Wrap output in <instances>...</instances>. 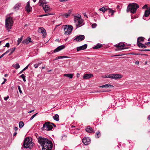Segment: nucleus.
Instances as JSON below:
<instances>
[{"label": "nucleus", "mask_w": 150, "mask_h": 150, "mask_svg": "<svg viewBox=\"0 0 150 150\" xmlns=\"http://www.w3.org/2000/svg\"><path fill=\"white\" fill-rule=\"evenodd\" d=\"M16 49V47H13L10 50L11 52L9 54V55H11L15 50Z\"/></svg>", "instance_id": "33"}, {"label": "nucleus", "mask_w": 150, "mask_h": 150, "mask_svg": "<svg viewBox=\"0 0 150 150\" xmlns=\"http://www.w3.org/2000/svg\"><path fill=\"white\" fill-rule=\"evenodd\" d=\"M25 8L28 12H29L30 11L31 7H30V5L29 1L27 2Z\"/></svg>", "instance_id": "19"}, {"label": "nucleus", "mask_w": 150, "mask_h": 150, "mask_svg": "<svg viewBox=\"0 0 150 150\" xmlns=\"http://www.w3.org/2000/svg\"><path fill=\"white\" fill-rule=\"evenodd\" d=\"M83 143L85 145H87L90 142V139L88 137H85L82 139Z\"/></svg>", "instance_id": "10"}, {"label": "nucleus", "mask_w": 150, "mask_h": 150, "mask_svg": "<svg viewBox=\"0 0 150 150\" xmlns=\"http://www.w3.org/2000/svg\"><path fill=\"white\" fill-rule=\"evenodd\" d=\"M53 128V127L51 123L47 122V130H50Z\"/></svg>", "instance_id": "22"}, {"label": "nucleus", "mask_w": 150, "mask_h": 150, "mask_svg": "<svg viewBox=\"0 0 150 150\" xmlns=\"http://www.w3.org/2000/svg\"><path fill=\"white\" fill-rule=\"evenodd\" d=\"M24 71H23V70H22V71H21L19 73V74H21Z\"/></svg>", "instance_id": "64"}, {"label": "nucleus", "mask_w": 150, "mask_h": 150, "mask_svg": "<svg viewBox=\"0 0 150 150\" xmlns=\"http://www.w3.org/2000/svg\"><path fill=\"white\" fill-rule=\"evenodd\" d=\"M85 130L86 132L90 133L93 132L94 131L93 129L89 126H88Z\"/></svg>", "instance_id": "17"}, {"label": "nucleus", "mask_w": 150, "mask_h": 150, "mask_svg": "<svg viewBox=\"0 0 150 150\" xmlns=\"http://www.w3.org/2000/svg\"><path fill=\"white\" fill-rule=\"evenodd\" d=\"M30 64H29L28 66H27L25 68H24L23 70V71H25V70H26V69H27L28 67V66H29L30 65Z\"/></svg>", "instance_id": "44"}, {"label": "nucleus", "mask_w": 150, "mask_h": 150, "mask_svg": "<svg viewBox=\"0 0 150 150\" xmlns=\"http://www.w3.org/2000/svg\"><path fill=\"white\" fill-rule=\"evenodd\" d=\"M6 28L8 31H9V29L11 28L13 25V21L12 18L10 17L6 18Z\"/></svg>", "instance_id": "5"}, {"label": "nucleus", "mask_w": 150, "mask_h": 150, "mask_svg": "<svg viewBox=\"0 0 150 150\" xmlns=\"http://www.w3.org/2000/svg\"><path fill=\"white\" fill-rule=\"evenodd\" d=\"M34 111V110H31V111H29V112H28V113H31V112H33V111Z\"/></svg>", "instance_id": "57"}, {"label": "nucleus", "mask_w": 150, "mask_h": 150, "mask_svg": "<svg viewBox=\"0 0 150 150\" xmlns=\"http://www.w3.org/2000/svg\"><path fill=\"white\" fill-rule=\"evenodd\" d=\"M144 40V38H143L142 37H139L137 39V42H142Z\"/></svg>", "instance_id": "29"}, {"label": "nucleus", "mask_w": 150, "mask_h": 150, "mask_svg": "<svg viewBox=\"0 0 150 150\" xmlns=\"http://www.w3.org/2000/svg\"><path fill=\"white\" fill-rule=\"evenodd\" d=\"M24 123L22 121H20L19 124V127L20 128L24 126Z\"/></svg>", "instance_id": "31"}, {"label": "nucleus", "mask_w": 150, "mask_h": 150, "mask_svg": "<svg viewBox=\"0 0 150 150\" xmlns=\"http://www.w3.org/2000/svg\"><path fill=\"white\" fill-rule=\"evenodd\" d=\"M20 77L23 79V80L25 82L26 81L25 76L24 74H22L21 75Z\"/></svg>", "instance_id": "36"}, {"label": "nucleus", "mask_w": 150, "mask_h": 150, "mask_svg": "<svg viewBox=\"0 0 150 150\" xmlns=\"http://www.w3.org/2000/svg\"><path fill=\"white\" fill-rule=\"evenodd\" d=\"M18 90L19 91V92L20 93H22V92L21 90V87L19 86H18Z\"/></svg>", "instance_id": "41"}, {"label": "nucleus", "mask_w": 150, "mask_h": 150, "mask_svg": "<svg viewBox=\"0 0 150 150\" xmlns=\"http://www.w3.org/2000/svg\"><path fill=\"white\" fill-rule=\"evenodd\" d=\"M51 124H52V126L53 125V126L54 127H56V126L54 125V124L53 123H51Z\"/></svg>", "instance_id": "62"}, {"label": "nucleus", "mask_w": 150, "mask_h": 150, "mask_svg": "<svg viewBox=\"0 0 150 150\" xmlns=\"http://www.w3.org/2000/svg\"><path fill=\"white\" fill-rule=\"evenodd\" d=\"M112 79H119L122 77V75L121 74H112Z\"/></svg>", "instance_id": "15"}, {"label": "nucleus", "mask_w": 150, "mask_h": 150, "mask_svg": "<svg viewBox=\"0 0 150 150\" xmlns=\"http://www.w3.org/2000/svg\"><path fill=\"white\" fill-rule=\"evenodd\" d=\"M47 16V14H46L45 15H40L39 16L40 17H42V16Z\"/></svg>", "instance_id": "56"}, {"label": "nucleus", "mask_w": 150, "mask_h": 150, "mask_svg": "<svg viewBox=\"0 0 150 150\" xmlns=\"http://www.w3.org/2000/svg\"><path fill=\"white\" fill-rule=\"evenodd\" d=\"M9 43L8 42L7 43H6V44L5 45V46H4V47H9Z\"/></svg>", "instance_id": "45"}, {"label": "nucleus", "mask_w": 150, "mask_h": 150, "mask_svg": "<svg viewBox=\"0 0 150 150\" xmlns=\"http://www.w3.org/2000/svg\"><path fill=\"white\" fill-rule=\"evenodd\" d=\"M107 9V8L106 6H104L99 9V10L103 12H104Z\"/></svg>", "instance_id": "27"}, {"label": "nucleus", "mask_w": 150, "mask_h": 150, "mask_svg": "<svg viewBox=\"0 0 150 150\" xmlns=\"http://www.w3.org/2000/svg\"><path fill=\"white\" fill-rule=\"evenodd\" d=\"M93 76V75L92 74H84L83 76V78L84 79H88L90 78Z\"/></svg>", "instance_id": "14"}, {"label": "nucleus", "mask_w": 150, "mask_h": 150, "mask_svg": "<svg viewBox=\"0 0 150 150\" xmlns=\"http://www.w3.org/2000/svg\"><path fill=\"white\" fill-rule=\"evenodd\" d=\"M5 54L4 53H3L2 55H1V56H0V59Z\"/></svg>", "instance_id": "53"}, {"label": "nucleus", "mask_w": 150, "mask_h": 150, "mask_svg": "<svg viewBox=\"0 0 150 150\" xmlns=\"http://www.w3.org/2000/svg\"><path fill=\"white\" fill-rule=\"evenodd\" d=\"M23 146L24 148H29L30 149L33 146V143L32 141L29 137L26 138L24 140L23 144Z\"/></svg>", "instance_id": "4"}, {"label": "nucleus", "mask_w": 150, "mask_h": 150, "mask_svg": "<svg viewBox=\"0 0 150 150\" xmlns=\"http://www.w3.org/2000/svg\"><path fill=\"white\" fill-rule=\"evenodd\" d=\"M17 134V133L16 132H15L13 134V136H15Z\"/></svg>", "instance_id": "59"}, {"label": "nucleus", "mask_w": 150, "mask_h": 150, "mask_svg": "<svg viewBox=\"0 0 150 150\" xmlns=\"http://www.w3.org/2000/svg\"><path fill=\"white\" fill-rule=\"evenodd\" d=\"M14 129L15 130L17 131L18 129V128L16 127H15L14 128Z\"/></svg>", "instance_id": "50"}, {"label": "nucleus", "mask_w": 150, "mask_h": 150, "mask_svg": "<svg viewBox=\"0 0 150 150\" xmlns=\"http://www.w3.org/2000/svg\"><path fill=\"white\" fill-rule=\"evenodd\" d=\"M53 119L57 121H59V116L58 114H56L53 117Z\"/></svg>", "instance_id": "26"}, {"label": "nucleus", "mask_w": 150, "mask_h": 150, "mask_svg": "<svg viewBox=\"0 0 150 150\" xmlns=\"http://www.w3.org/2000/svg\"><path fill=\"white\" fill-rule=\"evenodd\" d=\"M38 32L42 34L43 38H45L46 36V30L43 27L39 28L38 30Z\"/></svg>", "instance_id": "9"}, {"label": "nucleus", "mask_w": 150, "mask_h": 150, "mask_svg": "<svg viewBox=\"0 0 150 150\" xmlns=\"http://www.w3.org/2000/svg\"><path fill=\"white\" fill-rule=\"evenodd\" d=\"M65 47V46L64 45L60 46L55 49L54 51V52H58L61 50L64 49Z\"/></svg>", "instance_id": "12"}, {"label": "nucleus", "mask_w": 150, "mask_h": 150, "mask_svg": "<svg viewBox=\"0 0 150 150\" xmlns=\"http://www.w3.org/2000/svg\"><path fill=\"white\" fill-rule=\"evenodd\" d=\"M45 127L47 128V122H45V123L43 125V126L41 128L42 130H43L44 129V128Z\"/></svg>", "instance_id": "38"}, {"label": "nucleus", "mask_w": 150, "mask_h": 150, "mask_svg": "<svg viewBox=\"0 0 150 150\" xmlns=\"http://www.w3.org/2000/svg\"><path fill=\"white\" fill-rule=\"evenodd\" d=\"M147 7V6L146 4L144 5L142 7V8L143 9H145Z\"/></svg>", "instance_id": "46"}, {"label": "nucleus", "mask_w": 150, "mask_h": 150, "mask_svg": "<svg viewBox=\"0 0 150 150\" xmlns=\"http://www.w3.org/2000/svg\"><path fill=\"white\" fill-rule=\"evenodd\" d=\"M47 150H54L52 142L47 139Z\"/></svg>", "instance_id": "11"}, {"label": "nucleus", "mask_w": 150, "mask_h": 150, "mask_svg": "<svg viewBox=\"0 0 150 150\" xmlns=\"http://www.w3.org/2000/svg\"><path fill=\"white\" fill-rule=\"evenodd\" d=\"M23 36H22L20 38L18 39V40L17 41V42H18V44L17 45H19V44L22 41V40L23 39Z\"/></svg>", "instance_id": "30"}, {"label": "nucleus", "mask_w": 150, "mask_h": 150, "mask_svg": "<svg viewBox=\"0 0 150 150\" xmlns=\"http://www.w3.org/2000/svg\"><path fill=\"white\" fill-rule=\"evenodd\" d=\"M85 36L84 35H79L75 36L74 40L77 42H80L83 40Z\"/></svg>", "instance_id": "8"}, {"label": "nucleus", "mask_w": 150, "mask_h": 150, "mask_svg": "<svg viewBox=\"0 0 150 150\" xmlns=\"http://www.w3.org/2000/svg\"><path fill=\"white\" fill-rule=\"evenodd\" d=\"M74 21L77 28L83 25V20L81 18L80 15H79L78 16H74Z\"/></svg>", "instance_id": "3"}, {"label": "nucleus", "mask_w": 150, "mask_h": 150, "mask_svg": "<svg viewBox=\"0 0 150 150\" xmlns=\"http://www.w3.org/2000/svg\"><path fill=\"white\" fill-rule=\"evenodd\" d=\"M37 114L38 113H37L36 114L33 115L30 118V120H32L36 116Z\"/></svg>", "instance_id": "40"}, {"label": "nucleus", "mask_w": 150, "mask_h": 150, "mask_svg": "<svg viewBox=\"0 0 150 150\" xmlns=\"http://www.w3.org/2000/svg\"><path fill=\"white\" fill-rule=\"evenodd\" d=\"M142 47V48H145L146 47V45H144Z\"/></svg>", "instance_id": "58"}, {"label": "nucleus", "mask_w": 150, "mask_h": 150, "mask_svg": "<svg viewBox=\"0 0 150 150\" xmlns=\"http://www.w3.org/2000/svg\"><path fill=\"white\" fill-rule=\"evenodd\" d=\"M51 9H52V8H50L47 7V16L51 15H54L55 14V13L54 12H52L51 13L49 12Z\"/></svg>", "instance_id": "23"}, {"label": "nucleus", "mask_w": 150, "mask_h": 150, "mask_svg": "<svg viewBox=\"0 0 150 150\" xmlns=\"http://www.w3.org/2000/svg\"><path fill=\"white\" fill-rule=\"evenodd\" d=\"M31 42V38L30 37H28L25 40H23L22 43H25L27 44L29 43V42Z\"/></svg>", "instance_id": "20"}, {"label": "nucleus", "mask_w": 150, "mask_h": 150, "mask_svg": "<svg viewBox=\"0 0 150 150\" xmlns=\"http://www.w3.org/2000/svg\"><path fill=\"white\" fill-rule=\"evenodd\" d=\"M38 65L37 64H35L34 65V66L35 68H37L38 67Z\"/></svg>", "instance_id": "51"}, {"label": "nucleus", "mask_w": 150, "mask_h": 150, "mask_svg": "<svg viewBox=\"0 0 150 150\" xmlns=\"http://www.w3.org/2000/svg\"><path fill=\"white\" fill-rule=\"evenodd\" d=\"M113 87V86L111 85L107 84L103 85L100 86V87L102 88H110Z\"/></svg>", "instance_id": "24"}, {"label": "nucleus", "mask_w": 150, "mask_h": 150, "mask_svg": "<svg viewBox=\"0 0 150 150\" xmlns=\"http://www.w3.org/2000/svg\"><path fill=\"white\" fill-rule=\"evenodd\" d=\"M97 26V24L96 23H94L92 24V27L93 28H95Z\"/></svg>", "instance_id": "42"}, {"label": "nucleus", "mask_w": 150, "mask_h": 150, "mask_svg": "<svg viewBox=\"0 0 150 150\" xmlns=\"http://www.w3.org/2000/svg\"><path fill=\"white\" fill-rule=\"evenodd\" d=\"M80 75L79 73H77L76 74V76L77 77H78Z\"/></svg>", "instance_id": "60"}, {"label": "nucleus", "mask_w": 150, "mask_h": 150, "mask_svg": "<svg viewBox=\"0 0 150 150\" xmlns=\"http://www.w3.org/2000/svg\"><path fill=\"white\" fill-rule=\"evenodd\" d=\"M108 78L112 79V74L107 75Z\"/></svg>", "instance_id": "43"}, {"label": "nucleus", "mask_w": 150, "mask_h": 150, "mask_svg": "<svg viewBox=\"0 0 150 150\" xmlns=\"http://www.w3.org/2000/svg\"><path fill=\"white\" fill-rule=\"evenodd\" d=\"M145 44L147 45H150V42H146L145 43Z\"/></svg>", "instance_id": "52"}, {"label": "nucleus", "mask_w": 150, "mask_h": 150, "mask_svg": "<svg viewBox=\"0 0 150 150\" xmlns=\"http://www.w3.org/2000/svg\"><path fill=\"white\" fill-rule=\"evenodd\" d=\"M71 12V10H69L68 12L67 13L64 14L62 13L61 14V15L63 16V17L67 18L70 16Z\"/></svg>", "instance_id": "18"}, {"label": "nucleus", "mask_w": 150, "mask_h": 150, "mask_svg": "<svg viewBox=\"0 0 150 150\" xmlns=\"http://www.w3.org/2000/svg\"><path fill=\"white\" fill-rule=\"evenodd\" d=\"M150 14V8H147V10L145 11L144 15L145 17H147Z\"/></svg>", "instance_id": "21"}, {"label": "nucleus", "mask_w": 150, "mask_h": 150, "mask_svg": "<svg viewBox=\"0 0 150 150\" xmlns=\"http://www.w3.org/2000/svg\"><path fill=\"white\" fill-rule=\"evenodd\" d=\"M125 46V45L122 43H119L118 45H116V47H122V48H118L117 50H122L123 49V48Z\"/></svg>", "instance_id": "16"}, {"label": "nucleus", "mask_w": 150, "mask_h": 150, "mask_svg": "<svg viewBox=\"0 0 150 150\" xmlns=\"http://www.w3.org/2000/svg\"><path fill=\"white\" fill-rule=\"evenodd\" d=\"M139 7L138 5L136 3L129 4L127 7V11H130L131 13H134Z\"/></svg>", "instance_id": "1"}, {"label": "nucleus", "mask_w": 150, "mask_h": 150, "mask_svg": "<svg viewBox=\"0 0 150 150\" xmlns=\"http://www.w3.org/2000/svg\"><path fill=\"white\" fill-rule=\"evenodd\" d=\"M20 6V5L19 4H16L14 7V9L16 10L18 9L19 7Z\"/></svg>", "instance_id": "34"}, {"label": "nucleus", "mask_w": 150, "mask_h": 150, "mask_svg": "<svg viewBox=\"0 0 150 150\" xmlns=\"http://www.w3.org/2000/svg\"><path fill=\"white\" fill-rule=\"evenodd\" d=\"M68 0H59V1L60 2L62 1H67Z\"/></svg>", "instance_id": "55"}, {"label": "nucleus", "mask_w": 150, "mask_h": 150, "mask_svg": "<svg viewBox=\"0 0 150 150\" xmlns=\"http://www.w3.org/2000/svg\"><path fill=\"white\" fill-rule=\"evenodd\" d=\"M10 51V49L8 50L7 51H6V52H5L4 53L5 55L7 53H8L9 51Z\"/></svg>", "instance_id": "48"}, {"label": "nucleus", "mask_w": 150, "mask_h": 150, "mask_svg": "<svg viewBox=\"0 0 150 150\" xmlns=\"http://www.w3.org/2000/svg\"><path fill=\"white\" fill-rule=\"evenodd\" d=\"M64 76L71 79L73 76V74H64Z\"/></svg>", "instance_id": "25"}, {"label": "nucleus", "mask_w": 150, "mask_h": 150, "mask_svg": "<svg viewBox=\"0 0 150 150\" xmlns=\"http://www.w3.org/2000/svg\"><path fill=\"white\" fill-rule=\"evenodd\" d=\"M87 45L84 44V45L77 47V51H79L83 50L86 49L87 47Z\"/></svg>", "instance_id": "13"}, {"label": "nucleus", "mask_w": 150, "mask_h": 150, "mask_svg": "<svg viewBox=\"0 0 150 150\" xmlns=\"http://www.w3.org/2000/svg\"><path fill=\"white\" fill-rule=\"evenodd\" d=\"M104 78H108L107 75H105L104 76Z\"/></svg>", "instance_id": "63"}, {"label": "nucleus", "mask_w": 150, "mask_h": 150, "mask_svg": "<svg viewBox=\"0 0 150 150\" xmlns=\"http://www.w3.org/2000/svg\"><path fill=\"white\" fill-rule=\"evenodd\" d=\"M13 66L16 69H18L20 68V66L18 63H16L15 65H13Z\"/></svg>", "instance_id": "28"}, {"label": "nucleus", "mask_w": 150, "mask_h": 150, "mask_svg": "<svg viewBox=\"0 0 150 150\" xmlns=\"http://www.w3.org/2000/svg\"><path fill=\"white\" fill-rule=\"evenodd\" d=\"M63 58H69L70 57H67V56H63Z\"/></svg>", "instance_id": "49"}, {"label": "nucleus", "mask_w": 150, "mask_h": 150, "mask_svg": "<svg viewBox=\"0 0 150 150\" xmlns=\"http://www.w3.org/2000/svg\"><path fill=\"white\" fill-rule=\"evenodd\" d=\"M96 138H98L100 136V134L99 131L96 132Z\"/></svg>", "instance_id": "37"}, {"label": "nucleus", "mask_w": 150, "mask_h": 150, "mask_svg": "<svg viewBox=\"0 0 150 150\" xmlns=\"http://www.w3.org/2000/svg\"><path fill=\"white\" fill-rule=\"evenodd\" d=\"M38 139V142L42 147V150H47V139L41 137Z\"/></svg>", "instance_id": "2"}, {"label": "nucleus", "mask_w": 150, "mask_h": 150, "mask_svg": "<svg viewBox=\"0 0 150 150\" xmlns=\"http://www.w3.org/2000/svg\"><path fill=\"white\" fill-rule=\"evenodd\" d=\"M111 12L112 13V15L114 13V11L113 10H111Z\"/></svg>", "instance_id": "61"}, {"label": "nucleus", "mask_w": 150, "mask_h": 150, "mask_svg": "<svg viewBox=\"0 0 150 150\" xmlns=\"http://www.w3.org/2000/svg\"><path fill=\"white\" fill-rule=\"evenodd\" d=\"M64 29L65 32L64 34L67 35L71 33L73 29V27L71 25H67L65 26Z\"/></svg>", "instance_id": "6"}, {"label": "nucleus", "mask_w": 150, "mask_h": 150, "mask_svg": "<svg viewBox=\"0 0 150 150\" xmlns=\"http://www.w3.org/2000/svg\"><path fill=\"white\" fill-rule=\"evenodd\" d=\"M101 47V45L100 44H98L96 45L93 47L94 49H98L100 48Z\"/></svg>", "instance_id": "32"}, {"label": "nucleus", "mask_w": 150, "mask_h": 150, "mask_svg": "<svg viewBox=\"0 0 150 150\" xmlns=\"http://www.w3.org/2000/svg\"><path fill=\"white\" fill-rule=\"evenodd\" d=\"M135 64H136L138 65L139 64V62L137 61L135 62Z\"/></svg>", "instance_id": "54"}, {"label": "nucleus", "mask_w": 150, "mask_h": 150, "mask_svg": "<svg viewBox=\"0 0 150 150\" xmlns=\"http://www.w3.org/2000/svg\"><path fill=\"white\" fill-rule=\"evenodd\" d=\"M9 98L8 96L4 97V100H6Z\"/></svg>", "instance_id": "47"}, {"label": "nucleus", "mask_w": 150, "mask_h": 150, "mask_svg": "<svg viewBox=\"0 0 150 150\" xmlns=\"http://www.w3.org/2000/svg\"><path fill=\"white\" fill-rule=\"evenodd\" d=\"M137 43L139 47L141 48H142V47L143 46L144 44L140 42H137Z\"/></svg>", "instance_id": "35"}, {"label": "nucleus", "mask_w": 150, "mask_h": 150, "mask_svg": "<svg viewBox=\"0 0 150 150\" xmlns=\"http://www.w3.org/2000/svg\"><path fill=\"white\" fill-rule=\"evenodd\" d=\"M39 3L40 4L39 5L42 6L43 9L45 11V12H46L47 11V8H46L47 3L45 0H40Z\"/></svg>", "instance_id": "7"}, {"label": "nucleus", "mask_w": 150, "mask_h": 150, "mask_svg": "<svg viewBox=\"0 0 150 150\" xmlns=\"http://www.w3.org/2000/svg\"><path fill=\"white\" fill-rule=\"evenodd\" d=\"M63 58V56H58L57 57H56L54 59V60H57L60 59H62Z\"/></svg>", "instance_id": "39"}]
</instances>
